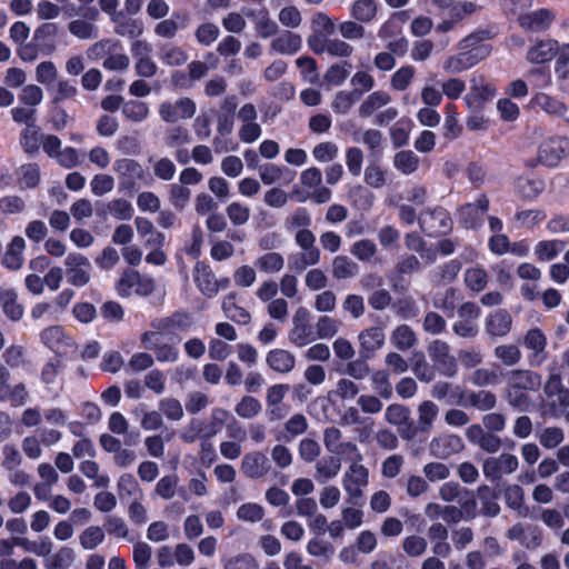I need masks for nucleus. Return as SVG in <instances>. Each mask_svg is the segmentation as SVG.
<instances>
[{
  "label": "nucleus",
  "instance_id": "1",
  "mask_svg": "<svg viewBox=\"0 0 569 569\" xmlns=\"http://www.w3.org/2000/svg\"><path fill=\"white\" fill-rule=\"evenodd\" d=\"M569 157V138L565 136H550L543 139L537 150V157L526 163L529 168L541 164L547 168H556Z\"/></svg>",
  "mask_w": 569,
  "mask_h": 569
},
{
  "label": "nucleus",
  "instance_id": "2",
  "mask_svg": "<svg viewBox=\"0 0 569 569\" xmlns=\"http://www.w3.org/2000/svg\"><path fill=\"white\" fill-rule=\"evenodd\" d=\"M113 171L118 176L120 191H133L138 183L149 184L151 178L148 170L137 160L121 158L114 161Z\"/></svg>",
  "mask_w": 569,
  "mask_h": 569
},
{
  "label": "nucleus",
  "instance_id": "3",
  "mask_svg": "<svg viewBox=\"0 0 569 569\" xmlns=\"http://www.w3.org/2000/svg\"><path fill=\"white\" fill-rule=\"evenodd\" d=\"M311 313L305 307H299L292 317V327L288 340L297 348H303L317 340L311 322Z\"/></svg>",
  "mask_w": 569,
  "mask_h": 569
},
{
  "label": "nucleus",
  "instance_id": "4",
  "mask_svg": "<svg viewBox=\"0 0 569 569\" xmlns=\"http://www.w3.org/2000/svg\"><path fill=\"white\" fill-rule=\"evenodd\" d=\"M193 281L198 290L207 298L216 297L219 291L230 286L227 277L217 278L210 266L202 261H198L192 272Z\"/></svg>",
  "mask_w": 569,
  "mask_h": 569
},
{
  "label": "nucleus",
  "instance_id": "5",
  "mask_svg": "<svg viewBox=\"0 0 569 569\" xmlns=\"http://www.w3.org/2000/svg\"><path fill=\"white\" fill-rule=\"evenodd\" d=\"M525 349L527 350L528 363L531 367H540L548 359L547 336L539 328L529 329L522 339Z\"/></svg>",
  "mask_w": 569,
  "mask_h": 569
},
{
  "label": "nucleus",
  "instance_id": "6",
  "mask_svg": "<svg viewBox=\"0 0 569 569\" xmlns=\"http://www.w3.org/2000/svg\"><path fill=\"white\" fill-rule=\"evenodd\" d=\"M67 281L74 287H84L91 279V262L79 252H70L64 259Z\"/></svg>",
  "mask_w": 569,
  "mask_h": 569
},
{
  "label": "nucleus",
  "instance_id": "7",
  "mask_svg": "<svg viewBox=\"0 0 569 569\" xmlns=\"http://www.w3.org/2000/svg\"><path fill=\"white\" fill-rule=\"evenodd\" d=\"M428 355L437 370L446 377H455L458 372V363L451 355L450 346L442 340H433L428 346Z\"/></svg>",
  "mask_w": 569,
  "mask_h": 569
},
{
  "label": "nucleus",
  "instance_id": "8",
  "mask_svg": "<svg viewBox=\"0 0 569 569\" xmlns=\"http://www.w3.org/2000/svg\"><path fill=\"white\" fill-rule=\"evenodd\" d=\"M518 467L517 456L503 452L497 457L487 458L482 465V472L489 481H498L502 477L513 473Z\"/></svg>",
  "mask_w": 569,
  "mask_h": 569
},
{
  "label": "nucleus",
  "instance_id": "9",
  "mask_svg": "<svg viewBox=\"0 0 569 569\" xmlns=\"http://www.w3.org/2000/svg\"><path fill=\"white\" fill-rule=\"evenodd\" d=\"M487 49H473L469 52L460 50V52L450 54L442 63V69L449 74L462 73L479 62L486 60Z\"/></svg>",
  "mask_w": 569,
  "mask_h": 569
},
{
  "label": "nucleus",
  "instance_id": "10",
  "mask_svg": "<svg viewBox=\"0 0 569 569\" xmlns=\"http://www.w3.org/2000/svg\"><path fill=\"white\" fill-rule=\"evenodd\" d=\"M197 110L196 102L190 98H181L174 102L163 101L159 106L160 118L168 123H173L179 120L191 119Z\"/></svg>",
  "mask_w": 569,
  "mask_h": 569
},
{
  "label": "nucleus",
  "instance_id": "11",
  "mask_svg": "<svg viewBox=\"0 0 569 569\" xmlns=\"http://www.w3.org/2000/svg\"><path fill=\"white\" fill-rule=\"evenodd\" d=\"M465 448L463 440L455 433H441L433 437L428 446L429 453L438 459H448L461 452Z\"/></svg>",
  "mask_w": 569,
  "mask_h": 569
},
{
  "label": "nucleus",
  "instance_id": "12",
  "mask_svg": "<svg viewBox=\"0 0 569 569\" xmlns=\"http://www.w3.org/2000/svg\"><path fill=\"white\" fill-rule=\"evenodd\" d=\"M557 13L549 8H539L525 12L518 18L519 26L530 32H543L550 29L556 21Z\"/></svg>",
  "mask_w": 569,
  "mask_h": 569
},
{
  "label": "nucleus",
  "instance_id": "13",
  "mask_svg": "<svg viewBox=\"0 0 569 569\" xmlns=\"http://www.w3.org/2000/svg\"><path fill=\"white\" fill-rule=\"evenodd\" d=\"M419 223L421 229L431 237L446 233L451 228L450 216L443 208L423 211L419 218Z\"/></svg>",
  "mask_w": 569,
  "mask_h": 569
},
{
  "label": "nucleus",
  "instance_id": "14",
  "mask_svg": "<svg viewBox=\"0 0 569 569\" xmlns=\"http://www.w3.org/2000/svg\"><path fill=\"white\" fill-rule=\"evenodd\" d=\"M42 343L59 357L66 356L74 347L72 339L60 326H50L40 332Z\"/></svg>",
  "mask_w": 569,
  "mask_h": 569
},
{
  "label": "nucleus",
  "instance_id": "15",
  "mask_svg": "<svg viewBox=\"0 0 569 569\" xmlns=\"http://www.w3.org/2000/svg\"><path fill=\"white\" fill-rule=\"evenodd\" d=\"M368 469L353 461L342 477V486L350 498H359L362 495V488L368 485Z\"/></svg>",
  "mask_w": 569,
  "mask_h": 569
},
{
  "label": "nucleus",
  "instance_id": "16",
  "mask_svg": "<svg viewBox=\"0 0 569 569\" xmlns=\"http://www.w3.org/2000/svg\"><path fill=\"white\" fill-rule=\"evenodd\" d=\"M386 333L381 327H370L358 335L359 352L362 358H371L385 346Z\"/></svg>",
  "mask_w": 569,
  "mask_h": 569
},
{
  "label": "nucleus",
  "instance_id": "17",
  "mask_svg": "<svg viewBox=\"0 0 569 569\" xmlns=\"http://www.w3.org/2000/svg\"><path fill=\"white\" fill-rule=\"evenodd\" d=\"M489 200L481 196L475 203H467L459 210V219L468 229H477L482 224L483 216L488 211Z\"/></svg>",
  "mask_w": 569,
  "mask_h": 569
},
{
  "label": "nucleus",
  "instance_id": "18",
  "mask_svg": "<svg viewBox=\"0 0 569 569\" xmlns=\"http://www.w3.org/2000/svg\"><path fill=\"white\" fill-rule=\"evenodd\" d=\"M270 469L271 465L263 452H248L242 458L241 471L248 478L260 479L268 475Z\"/></svg>",
  "mask_w": 569,
  "mask_h": 569
},
{
  "label": "nucleus",
  "instance_id": "19",
  "mask_svg": "<svg viewBox=\"0 0 569 569\" xmlns=\"http://www.w3.org/2000/svg\"><path fill=\"white\" fill-rule=\"evenodd\" d=\"M510 540L519 541L526 548L533 549L541 545V531L532 525L516 523L508 531Z\"/></svg>",
  "mask_w": 569,
  "mask_h": 569
},
{
  "label": "nucleus",
  "instance_id": "20",
  "mask_svg": "<svg viewBox=\"0 0 569 569\" xmlns=\"http://www.w3.org/2000/svg\"><path fill=\"white\" fill-rule=\"evenodd\" d=\"M486 332L493 338L507 336L512 328V318L505 309L489 313L485 320Z\"/></svg>",
  "mask_w": 569,
  "mask_h": 569
},
{
  "label": "nucleus",
  "instance_id": "21",
  "mask_svg": "<svg viewBox=\"0 0 569 569\" xmlns=\"http://www.w3.org/2000/svg\"><path fill=\"white\" fill-rule=\"evenodd\" d=\"M295 171L284 166L268 162L259 167V178L266 186L278 182L288 184L295 179Z\"/></svg>",
  "mask_w": 569,
  "mask_h": 569
},
{
  "label": "nucleus",
  "instance_id": "22",
  "mask_svg": "<svg viewBox=\"0 0 569 569\" xmlns=\"http://www.w3.org/2000/svg\"><path fill=\"white\" fill-rule=\"evenodd\" d=\"M58 31V26L52 22L42 23L34 30L32 40L42 54L49 56L56 51Z\"/></svg>",
  "mask_w": 569,
  "mask_h": 569
},
{
  "label": "nucleus",
  "instance_id": "23",
  "mask_svg": "<svg viewBox=\"0 0 569 569\" xmlns=\"http://www.w3.org/2000/svg\"><path fill=\"white\" fill-rule=\"evenodd\" d=\"M459 406H472L481 411H488L496 407L497 398L488 390H481L477 392H465L461 391L457 399Z\"/></svg>",
  "mask_w": 569,
  "mask_h": 569
},
{
  "label": "nucleus",
  "instance_id": "24",
  "mask_svg": "<svg viewBox=\"0 0 569 569\" xmlns=\"http://www.w3.org/2000/svg\"><path fill=\"white\" fill-rule=\"evenodd\" d=\"M508 387L519 390H536L541 385L540 375L530 370H511L507 375Z\"/></svg>",
  "mask_w": 569,
  "mask_h": 569
},
{
  "label": "nucleus",
  "instance_id": "25",
  "mask_svg": "<svg viewBox=\"0 0 569 569\" xmlns=\"http://www.w3.org/2000/svg\"><path fill=\"white\" fill-rule=\"evenodd\" d=\"M24 239L21 236H14L7 246L2 264L12 271L21 269L24 262Z\"/></svg>",
  "mask_w": 569,
  "mask_h": 569
},
{
  "label": "nucleus",
  "instance_id": "26",
  "mask_svg": "<svg viewBox=\"0 0 569 569\" xmlns=\"http://www.w3.org/2000/svg\"><path fill=\"white\" fill-rule=\"evenodd\" d=\"M410 19L408 10L396 11L379 27L378 38L389 40L401 36L405 23Z\"/></svg>",
  "mask_w": 569,
  "mask_h": 569
},
{
  "label": "nucleus",
  "instance_id": "27",
  "mask_svg": "<svg viewBox=\"0 0 569 569\" xmlns=\"http://www.w3.org/2000/svg\"><path fill=\"white\" fill-rule=\"evenodd\" d=\"M558 41L543 39L537 41L527 51V60L530 63L541 64L550 61L557 53Z\"/></svg>",
  "mask_w": 569,
  "mask_h": 569
},
{
  "label": "nucleus",
  "instance_id": "28",
  "mask_svg": "<svg viewBox=\"0 0 569 569\" xmlns=\"http://www.w3.org/2000/svg\"><path fill=\"white\" fill-rule=\"evenodd\" d=\"M302 46L299 34L284 31L270 42V53L291 56L297 53Z\"/></svg>",
  "mask_w": 569,
  "mask_h": 569
},
{
  "label": "nucleus",
  "instance_id": "29",
  "mask_svg": "<svg viewBox=\"0 0 569 569\" xmlns=\"http://www.w3.org/2000/svg\"><path fill=\"white\" fill-rule=\"evenodd\" d=\"M134 226L139 237L144 239L146 247L160 248L163 244L164 236L154 228L148 218L137 217Z\"/></svg>",
  "mask_w": 569,
  "mask_h": 569
},
{
  "label": "nucleus",
  "instance_id": "30",
  "mask_svg": "<svg viewBox=\"0 0 569 569\" xmlns=\"http://www.w3.org/2000/svg\"><path fill=\"white\" fill-rule=\"evenodd\" d=\"M531 104L539 107L542 111L552 117L562 118L565 120L568 117L569 108L559 99L547 93L539 92L535 94L531 99Z\"/></svg>",
  "mask_w": 569,
  "mask_h": 569
},
{
  "label": "nucleus",
  "instance_id": "31",
  "mask_svg": "<svg viewBox=\"0 0 569 569\" xmlns=\"http://www.w3.org/2000/svg\"><path fill=\"white\" fill-rule=\"evenodd\" d=\"M267 365L279 373H289L296 366V357L284 349H272L267 353Z\"/></svg>",
  "mask_w": 569,
  "mask_h": 569
},
{
  "label": "nucleus",
  "instance_id": "32",
  "mask_svg": "<svg viewBox=\"0 0 569 569\" xmlns=\"http://www.w3.org/2000/svg\"><path fill=\"white\" fill-rule=\"evenodd\" d=\"M192 325V318L188 313L178 312L172 317L153 322V328L164 335L174 333L176 330H187Z\"/></svg>",
  "mask_w": 569,
  "mask_h": 569
},
{
  "label": "nucleus",
  "instance_id": "33",
  "mask_svg": "<svg viewBox=\"0 0 569 569\" xmlns=\"http://www.w3.org/2000/svg\"><path fill=\"white\" fill-rule=\"evenodd\" d=\"M341 470V460L338 457L329 456L316 463L315 479L319 483H326L336 478Z\"/></svg>",
  "mask_w": 569,
  "mask_h": 569
},
{
  "label": "nucleus",
  "instance_id": "34",
  "mask_svg": "<svg viewBox=\"0 0 569 569\" xmlns=\"http://www.w3.org/2000/svg\"><path fill=\"white\" fill-rule=\"evenodd\" d=\"M110 20L114 24V32L118 36L137 38L142 33L141 23L127 17L123 12L113 13Z\"/></svg>",
  "mask_w": 569,
  "mask_h": 569
},
{
  "label": "nucleus",
  "instance_id": "35",
  "mask_svg": "<svg viewBox=\"0 0 569 569\" xmlns=\"http://www.w3.org/2000/svg\"><path fill=\"white\" fill-rule=\"evenodd\" d=\"M567 242L560 239L540 240L533 249L536 259L540 262L553 260L565 249Z\"/></svg>",
  "mask_w": 569,
  "mask_h": 569
},
{
  "label": "nucleus",
  "instance_id": "36",
  "mask_svg": "<svg viewBox=\"0 0 569 569\" xmlns=\"http://www.w3.org/2000/svg\"><path fill=\"white\" fill-rule=\"evenodd\" d=\"M0 305L4 315L12 321L23 316V307L18 302V295L13 289L0 288Z\"/></svg>",
  "mask_w": 569,
  "mask_h": 569
},
{
  "label": "nucleus",
  "instance_id": "37",
  "mask_svg": "<svg viewBox=\"0 0 569 569\" xmlns=\"http://www.w3.org/2000/svg\"><path fill=\"white\" fill-rule=\"evenodd\" d=\"M390 101L391 96L387 91H373L360 104L358 109L359 116L362 118H368L387 106Z\"/></svg>",
  "mask_w": 569,
  "mask_h": 569
},
{
  "label": "nucleus",
  "instance_id": "38",
  "mask_svg": "<svg viewBox=\"0 0 569 569\" xmlns=\"http://www.w3.org/2000/svg\"><path fill=\"white\" fill-rule=\"evenodd\" d=\"M378 13L376 0H355L350 6V16L361 23H370Z\"/></svg>",
  "mask_w": 569,
  "mask_h": 569
},
{
  "label": "nucleus",
  "instance_id": "39",
  "mask_svg": "<svg viewBox=\"0 0 569 569\" xmlns=\"http://www.w3.org/2000/svg\"><path fill=\"white\" fill-rule=\"evenodd\" d=\"M517 193L525 199H535L545 190V181L536 177H518L515 181Z\"/></svg>",
  "mask_w": 569,
  "mask_h": 569
},
{
  "label": "nucleus",
  "instance_id": "40",
  "mask_svg": "<svg viewBox=\"0 0 569 569\" xmlns=\"http://www.w3.org/2000/svg\"><path fill=\"white\" fill-rule=\"evenodd\" d=\"M28 390L22 382L16 385L7 382L0 386V401H9L14 407H21L28 401Z\"/></svg>",
  "mask_w": 569,
  "mask_h": 569
},
{
  "label": "nucleus",
  "instance_id": "41",
  "mask_svg": "<svg viewBox=\"0 0 569 569\" xmlns=\"http://www.w3.org/2000/svg\"><path fill=\"white\" fill-rule=\"evenodd\" d=\"M490 39V32L487 30H478L476 32H472L468 34L467 37L462 38L459 43L458 48L460 50H465L466 52H469L471 50L476 49H487L486 59L491 54L492 48L489 43H486V41Z\"/></svg>",
  "mask_w": 569,
  "mask_h": 569
},
{
  "label": "nucleus",
  "instance_id": "42",
  "mask_svg": "<svg viewBox=\"0 0 569 569\" xmlns=\"http://www.w3.org/2000/svg\"><path fill=\"white\" fill-rule=\"evenodd\" d=\"M390 342L398 350L407 351L417 343V337L408 325H399L392 330Z\"/></svg>",
  "mask_w": 569,
  "mask_h": 569
},
{
  "label": "nucleus",
  "instance_id": "43",
  "mask_svg": "<svg viewBox=\"0 0 569 569\" xmlns=\"http://www.w3.org/2000/svg\"><path fill=\"white\" fill-rule=\"evenodd\" d=\"M222 310L227 318L239 325H247L251 320L250 313L236 303V293H228L223 297Z\"/></svg>",
  "mask_w": 569,
  "mask_h": 569
},
{
  "label": "nucleus",
  "instance_id": "44",
  "mask_svg": "<svg viewBox=\"0 0 569 569\" xmlns=\"http://www.w3.org/2000/svg\"><path fill=\"white\" fill-rule=\"evenodd\" d=\"M417 413H418L417 422H418V427H419L420 431H422V432L431 431L433 428V422L439 413L438 406L430 400H425L419 405V407L417 409Z\"/></svg>",
  "mask_w": 569,
  "mask_h": 569
},
{
  "label": "nucleus",
  "instance_id": "45",
  "mask_svg": "<svg viewBox=\"0 0 569 569\" xmlns=\"http://www.w3.org/2000/svg\"><path fill=\"white\" fill-rule=\"evenodd\" d=\"M359 272V266L347 256H337L332 260V277L337 280L353 278Z\"/></svg>",
  "mask_w": 569,
  "mask_h": 569
},
{
  "label": "nucleus",
  "instance_id": "46",
  "mask_svg": "<svg viewBox=\"0 0 569 569\" xmlns=\"http://www.w3.org/2000/svg\"><path fill=\"white\" fill-rule=\"evenodd\" d=\"M503 497L506 505L518 512L519 516L526 517L528 508L525 506V491L519 485H509L505 488Z\"/></svg>",
  "mask_w": 569,
  "mask_h": 569
},
{
  "label": "nucleus",
  "instance_id": "47",
  "mask_svg": "<svg viewBox=\"0 0 569 569\" xmlns=\"http://www.w3.org/2000/svg\"><path fill=\"white\" fill-rule=\"evenodd\" d=\"M321 252L318 247L301 249V252L290 260V268L295 271H303L307 267L319 263Z\"/></svg>",
  "mask_w": 569,
  "mask_h": 569
},
{
  "label": "nucleus",
  "instance_id": "48",
  "mask_svg": "<svg viewBox=\"0 0 569 569\" xmlns=\"http://www.w3.org/2000/svg\"><path fill=\"white\" fill-rule=\"evenodd\" d=\"M417 70L411 64H403L390 77V87L396 91L407 90L416 77Z\"/></svg>",
  "mask_w": 569,
  "mask_h": 569
},
{
  "label": "nucleus",
  "instance_id": "49",
  "mask_svg": "<svg viewBox=\"0 0 569 569\" xmlns=\"http://www.w3.org/2000/svg\"><path fill=\"white\" fill-rule=\"evenodd\" d=\"M117 489L118 495L122 500L127 498L142 499L143 497V492L137 479L131 473H123L120 476Z\"/></svg>",
  "mask_w": 569,
  "mask_h": 569
},
{
  "label": "nucleus",
  "instance_id": "50",
  "mask_svg": "<svg viewBox=\"0 0 569 569\" xmlns=\"http://www.w3.org/2000/svg\"><path fill=\"white\" fill-rule=\"evenodd\" d=\"M419 163V157L411 150L399 151L393 157V167L406 176L416 172Z\"/></svg>",
  "mask_w": 569,
  "mask_h": 569
},
{
  "label": "nucleus",
  "instance_id": "51",
  "mask_svg": "<svg viewBox=\"0 0 569 569\" xmlns=\"http://www.w3.org/2000/svg\"><path fill=\"white\" fill-rule=\"evenodd\" d=\"M463 279L467 288L480 292L487 287L489 277L485 268L475 266L466 269Z\"/></svg>",
  "mask_w": 569,
  "mask_h": 569
},
{
  "label": "nucleus",
  "instance_id": "52",
  "mask_svg": "<svg viewBox=\"0 0 569 569\" xmlns=\"http://www.w3.org/2000/svg\"><path fill=\"white\" fill-rule=\"evenodd\" d=\"M18 183L21 189L36 188L41 178L40 168L37 163H27L21 166L17 172Z\"/></svg>",
  "mask_w": 569,
  "mask_h": 569
},
{
  "label": "nucleus",
  "instance_id": "53",
  "mask_svg": "<svg viewBox=\"0 0 569 569\" xmlns=\"http://www.w3.org/2000/svg\"><path fill=\"white\" fill-rule=\"evenodd\" d=\"M69 32L80 40H93L99 37V28L86 20L76 19L68 24Z\"/></svg>",
  "mask_w": 569,
  "mask_h": 569
},
{
  "label": "nucleus",
  "instance_id": "54",
  "mask_svg": "<svg viewBox=\"0 0 569 569\" xmlns=\"http://www.w3.org/2000/svg\"><path fill=\"white\" fill-rule=\"evenodd\" d=\"M186 27L184 19L177 12L171 18L163 19L154 27V33L161 38H173L179 29Z\"/></svg>",
  "mask_w": 569,
  "mask_h": 569
},
{
  "label": "nucleus",
  "instance_id": "55",
  "mask_svg": "<svg viewBox=\"0 0 569 569\" xmlns=\"http://www.w3.org/2000/svg\"><path fill=\"white\" fill-rule=\"evenodd\" d=\"M52 103L58 104L64 100H72L78 94V88L68 80L59 79L54 86L48 88Z\"/></svg>",
  "mask_w": 569,
  "mask_h": 569
},
{
  "label": "nucleus",
  "instance_id": "56",
  "mask_svg": "<svg viewBox=\"0 0 569 569\" xmlns=\"http://www.w3.org/2000/svg\"><path fill=\"white\" fill-rule=\"evenodd\" d=\"M372 389L383 399L389 400L392 397V386L388 370H376L371 377Z\"/></svg>",
  "mask_w": 569,
  "mask_h": 569
},
{
  "label": "nucleus",
  "instance_id": "57",
  "mask_svg": "<svg viewBox=\"0 0 569 569\" xmlns=\"http://www.w3.org/2000/svg\"><path fill=\"white\" fill-rule=\"evenodd\" d=\"M351 64L347 61L333 63L330 66L323 80L329 86L338 87L341 86L349 77Z\"/></svg>",
  "mask_w": 569,
  "mask_h": 569
},
{
  "label": "nucleus",
  "instance_id": "58",
  "mask_svg": "<svg viewBox=\"0 0 569 569\" xmlns=\"http://www.w3.org/2000/svg\"><path fill=\"white\" fill-rule=\"evenodd\" d=\"M74 560V552L69 547H61L44 561L46 569H67Z\"/></svg>",
  "mask_w": 569,
  "mask_h": 569
},
{
  "label": "nucleus",
  "instance_id": "59",
  "mask_svg": "<svg viewBox=\"0 0 569 569\" xmlns=\"http://www.w3.org/2000/svg\"><path fill=\"white\" fill-rule=\"evenodd\" d=\"M254 266L262 272L277 273L284 266V259L279 252H268L256 259Z\"/></svg>",
  "mask_w": 569,
  "mask_h": 569
},
{
  "label": "nucleus",
  "instance_id": "60",
  "mask_svg": "<svg viewBox=\"0 0 569 569\" xmlns=\"http://www.w3.org/2000/svg\"><path fill=\"white\" fill-rule=\"evenodd\" d=\"M360 97L361 92L357 90L339 91L332 100L331 108L336 113L346 114Z\"/></svg>",
  "mask_w": 569,
  "mask_h": 569
},
{
  "label": "nucleus",
  "instance_id": "61",
  "mask_svg": "<svg viewBox=\"0 0 569 569\" xmlns=\"http://www.w3.org/2000/svg\"><path fill=\"white\" fill-rule=\"evenodd\" d=\"M104 531L99 526H90L79 535V543L86 550H92L104 540Z\"/></svg>",
  "mask_w": 569,
  "mask_h": 569
},
{
  "label": "nucleus",
  "instance_id": "62",
  "mask_svg": "<svg viewBox=\"0 0 569 569\" xmlns=\"http://www.w3.org/2000/svg\"><path fill=\"white\" fill-rule=\"evenodd\" d=\"M365 182L375 189H380L387 183V172L377 162H370L363 173Z\"/></svg>",
  "mask_w": 569,
  "mask_h": 569
},
{
  "label": "nucleus",
  "instance_id": "63",
  "mask_svg": "<svg viewBox=\"0 0 569 569\" xmlns=\"http://www.w3.org/2000/svg\"><path fill=\"white\" fill-rule=\"evenodd\" d=\"M493 353L507 367L518 365L522 357L519 347L511 343L496 347Z\"/></svg>",
  "mask_w": 569,
  "mask_h": 569
},
{
  "label": "nucleus",
  "instance_id": "64",
  "mask_svg": "<svg viewBox=\"0 0 569 569\" xmlns=\"http://www.w3.org/2000/svg\"><path fill=\"white\" fill-rule=\"evenodd\" d=\"M338 31L345 40L358 41L366 37V28L355 19L338 23Z\"/></svg>",
  "mask_w": 569,
  "mask_h": 569
}]
</instances>
